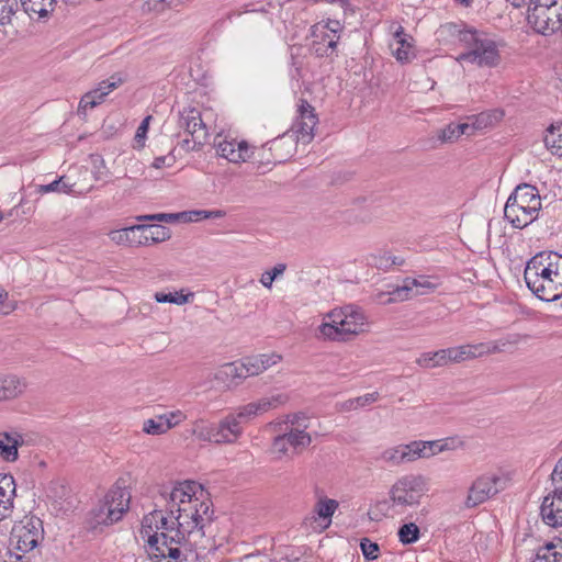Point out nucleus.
<instances>
[{"instance_id": "f257e3e1", "label": "nucleus", "mask_w": 562, "mask_h": 562, "mask_svg": "<svg viewBox=\"0 0 562 562\" xmlns=\"http://www.w3.org/2000/svg\"><path fill=\"white\" fill-rule=\"evenodd\" d=\"M161 497L168 516L158 509L145 515L140 535L154 562H180V547L204 537V528L213 519L211 501L194 481L180 482Z\"/></svg>"}, {"instance_id": "f03ea898", "label": "nucleus", "mask_w": 562, "mask_h": 562, "mask_svg": "<svg viewBox=\"0 0 562 562\" xmlns=\"http://www.w3.org/2000/svg\"><path fill=\"white\" fill-rule=\"evenodd\" d=\"M524 279L538 299L559 300L562 297V256L553 251L537 254L527 262Z\"/></svg>"}, {"instance_id": "7ed1b4c3", "label": "nucleus", "mask_w": 562, "mask_h": 562, "mask_svg": "<svg viewBox=\"0 0 562 562\" xmlns=\"http://www.w3.org/2000/svg\"><path fill=\"white\" fill-rule=\"evenodd\" d=\"M368 328L369 321L362 308L349 304L327 313L318 326V334L331 341H350Z\"/></svg>"}, {"instance_id": "20e7f679", "label": "nucleus", "mask_w": 562, "mask_h": 562, "mask_svg": "<svg viewBox=\"0 0 562 562\" xmlns=\"http://www.w3.org/2000/svg\"><path fill=\"white\" fill-rule=\"evenodd\" d=\"M541 210V198L535 186L521 183L507 199L504 217L513 227L522 229L533 223Z\"/></svg>"}, {"instance_id": "39448f33", "label": "nucleus", "mask_w": 562, "mask_h": 562, "mask_svg": "<svg viewBox=\"0 0 562 562\" xmlns=\"http://www.w3.org/2000/svg\"><path fill=\"white\" fill-rule=\"evenodd\" d=\"M465 47L468 50L459 55L458 61L486 68H494L501 64L499 44L485 33L475 30L473 38L469 40Z\"/></svg>"}, {"instance_id": "423d86ee", "label": "nucleus", "mask_w": 562, "mask_h": 562, "mask_svg": "<svg viewBox=\"0 0 562 562\" xmlns=\"http://www.w3.org/2000/svg\"><path fill=\"white\" fill-rule=\"evenodd\" d=\"M131 497L127 488L114 485L94 510L95 521L102 525H112L121 520L130 509Z\"/></svg>"}, {"instance_id": "0eeeda50", "label": "nucleus", "mask_w": 562, "mask_h": 562, "mask_svg": "<svg viewBox=\"0 0 562 562\" xmlns=\"http://www.w3.org/2000/svg\"><path fill=\"white\" fill-rule=\"evenodd\" d=\"M179 126L192 136V139H183L181 147L187 150H198L206 142L207 128L202 120L201 112L195 108H186L179 112Z\"/></svg>"}, {"instance_id": "6e6552de", "label": "nucleus", "mask_w": 562, "mask_h": 562, "mask_svg": "<svg viewBox=\"0 0 562 562\" xmlns=\"http://www.w3.org/2000/svg\"><path fill=\"white\" fill-rule=\"evenodd\" d=\"M506 480L494 473L482 474L476 477L468 490L464 501L467 508H474L495 496L505 488Z\"/></svg>"}, {"instance_id": "1a4fd4ad", "label": "nucleus", "mask_w": 562, "mask_h": 562, "mask_svg": "<svg viewBox=\"0 0 562 562\" xmlns=\"http://www.w3.org/2000/svg\"><path fill=\"white\" fill-rule=\"evenodd\" d=\"M43 539V522L31 516L15 524L11 531V542L21 552H30Z\"/></svg>"}, {"instance_id": "9d476101", "label": "nucleus", "mask_w": 562, "mask_h": 562, "mask_svg": "<svg viewBox=\"0 0 562 562\" xmlns=\"http://www.w3.org/2000/svg\"><path fill=\"white\" fill-rule=\"evenodd\" d=\"M426 490V480L422 475H405L392 486L391 498L394 504L413 506L419 503Z\"/></svg>"}, {"instance_id": "9b49d317", "label": "nucleus", "mask_w": 562, "mask_h": 562, "mask_svg": "<svg viewBox=\"0 0 562 562\" xmlns=\"http://www.w3.org/2000/svg\"><path fill=\"white\" fill-rule=\"evenodd\" d=\"M438 288L428 277L406 278L403 285L396 286L387 293L389 297L383 300L385 293H380L378 299L383 303L402 302L415 296L434 292Z\"/></svg>"}, {"instance_id": "f8f14e48", "label": "nucleus", "mask_w": 562, "mask_h": 562, "mask_svg": "<svg viewBox=\"0 0 562 562\" xmlns=\"http://www.w3.org/2000/svg\"><path fill=\"white\" fill-rule=\"evenodd\" d=\"M308 424L310 418L303 413L286 416L283 423V434L281 435L285 438L293 452H300L311 445L312 438L306 432Z\"/></svg>"}, {"instance_id": "ddd939ff", "label": "nucleus", "mask_w": 562, "mask_h": 562, "mask_svg": "<svg viewBox=\"0 0 562 562\" xmlns=\"http://www.w3.org/2000/svg\"><path fill=\"white\" fill-rule=\"evenodd\" d=\"M344 27L337 20L319 22L313 26V45L318 56H329L337 47Z\"/></svg>"}, {"instance_id": "4468645a", "label": "nucleus", "mask_w": 562, "mask_h": 562, "mask_svg": "<svg viewBox=\"0 0 562 562\" xmlns=\"http://www.w3.org/2000/svg\"><path fill=\"white\" fill-rule=\"evenodd\" d=\"M318 124V116L306 100L300 99L296 104V116L291 132L303 144H308L314 138V130Z\"/></svg>"}, {"instance_id": "2eb2a0df", "label": "nucleus", "mask_w": 562, "mask_h": 562, "mask_svg": "<svg viewBox=\"0 0 562 562\" xmlns=\"http://www.w3.org/2000/svg\"><path fill=\"white\" fill-rule=\"evenodd\" d=\"M528 22L538 33L543 35L555 33L562 26V5L529 7Z\"/></svg>"}, {"instance_id": "dca6fc26", "label": "nucleus", "mask_w": 562, "mask_h": 562, "mask_svg": "<svg viewBox=\"0 0 562 562\" xmlns=\"http://www.w3.org/2000/svg\"><path fill=\"white\" fill-rule=\"evenodd\" d=\"M124 81L125 79L121 74H114L108 79L101 81L98 88L87 92L81 97L78 106V114L86 115L88 109H93L98 104L102 103L105 97L119 88Z\"/></svg>"}, {"instance_id": "f3484780", "label": "nucleus", "mask_w": 562, "mask_h": 562, "mask_svg": "<svg viewBox=\"0 0 562 562\" xmlns=\"http://www.w3.org/2000/svg\"><path fill=\"white\" fill-rule=\"evenodd\" d=\"M214 147L220 157L231 162L239 164L251 158L252 151L245 140H228L226 136L217 135L214 139Z\"/></svg>"}, {"instance_id": "a211bd4d", "label": "nucleus", "mask_w": 562, "mask_h": 562, "mask_svg": "<svg viewBox=\"0 0 562 562\" xmlns=\"http://www.w3.org/2000/svg\"><path fill=\"white\" fill-rule=\"evenodd\" d=\"M29 386L24 376L10 373H0V403L12 402L24 395Z\"/></svg>"}, {"instance_id": "6ab92c4d", "label": "nucleus", "mask_w": 562, "mask_h": 562, "mask_svg": "<svg viewBox=\"0 0 562 562\" xmlns=\"http://www.w3.org/2000/svg\"><path fill=\"white\" fill-rule=\"evenodd\" d=\"M389 467H398L404 463L414 462L417 460L414 441L406 445H397L384 449L376 458Z\"/></svg>"}, {"instance_id": "aec40b11", "label": "nucleus", "mask_w": 562, "mask_h": 562, "mask_svg": "<svg viewBox=\"0 0 562 562\" xmlns=\"http://www.w3.org/2000/svg\"><path fill=\"white\" fill-rule=\"evenodd\" d=\"M540 515L546 525L553 528L562 526V491L555 488L543 498Z\"/></svg>"}, {"instance_id": "412c9836", "label": "nucleus", "mask_w": 562, "mask_h": 562, "mask_svg": "<svg viewBox=\"0 0 562 562\" xmlns=\"http://www.w3.org/2000/svg\"><path fill=\"white\" fill-rule=\"evenodd\" d=\"M296 143L297 139L294 138V135L288 132L266 143L263 148H267L271 153L274 162H284L294 155Z\"/></svg>"}, {"instance_id": "4be33fe9", "label": "nucleus", "mask_w": 562, "mask_h": 562, "mask_svg": "<svg viewBox=\"0 0 562 562\" xmlns=\"http://www.w3.org/2000/svg\"><path fill=\"white\" fill-rule=\"evenodd\" d=\"M243 435V425L234 414H228L216 424L215 443H234Z\"/></svg>"}, {"instance_id": "5701e85b", "label": "nucleus", "mask_w": 562, "mask_h": 562, "mask_svg": "<svg viewBox=\"0 0 562 562\" xmlns=\"http://www.w3.org/2000/svg\"><path fill=\"white\" fill-rule=\"evenodd\" d=\"M136 239L145 243H136V246H146L168 240L171 237L170 229L162 225H134Z\"/></svg>"}, {"instance_id": "b1692460", "label": "nucleus", "mask_w": 562, "mask_h": 562, "mask_svg": "<svg viewBox=\"0 0 562 562\" xmlns=\"http://www.w3.org/2000/svg\"><path fill=\"white\" fill-rule=\"evenodd\" d=\"M15 496V481L12 475H0V521L11 516Z\"/></svg>"}, {"instance_id": "393cba45", "label": "nucleus", "mask_w": 562, "mask_h": 562, "mask_svg": "<svg viewBox=\"0 0 562 562\" xmlns=\"http://www.w3.org/2000/svg\"><path fill=\"white\" fill-rule=\"evenodd\" d=\"M474 32L475 30L468 29L464 24L446 23L438 29L437 35L441 41L459 42L465 46L473 38Z\"/></svg>"}, {"instance_id": "a878e982", "label": "nucleus", "mask_w": 562, "mask_h": 562, "mask_svg": "<svg viewBox=\"0 0 562 562\" xmlns=\"http://www.w3.org/2000/svg\"><path fill=\"white\" fill-rule=\"evenodd\" d=\"M23 445V437L16 431L0 432V457L7 462H14L19 458V447Z\"/></svg>"}, {"instance_id": "bb28decb", "label": "nucleus", "mask_w": 562, "mask_h": 562, "mask_svg": "<svg viewBox=\"0 0 562 562\" xmlns=\"http://www.w3.org/2000/svg\"><path fill=\"white\" fill-rule=\"evenodd\" d=\"M408 38L409 36L400 26L394 33L393 43L390 45L394 57L401 63H408L415 57L413 45Z\"/></svg>"}, {"instance_id": "cd10ccee", "label": "nucleus", "mask_w": 562, "mask_h": 562, "mask_svg": "<svg viewBox=\"0 0 562 562\" xmlns=\"http://www.w3.org/2000/svg\"><path fill=\"white\" fill-rule=\"evenodd\" d=\"M25 13L37 14L38 18H46L54 11L56 0H20Z\"/></svg>"}, {"instance_id": "c85d7f7f", "label": "nucleus", "mask_w": 562, "mask_h": 562, "mask_svg": "<svg viewBox=\"0 0 562 562\" xmlns=\"http://www.w3.org/2000/svg\"><path fill=\"white\" fill-rule=\"evenodd\" d=\"M216 424L204 418H199L192 423L191 432L201 441L215 443Z\"/></svg>"}, {"instance_id": "c756f323", "label": "nucleus", "mask_w": 562, "mask_h": 562, "mask_svg": "<svg viewBox=\"0 0 562 562\" xmlns=\"http://www.w3.org/2000/svg\"><path fill=\"white\" fill-rule=\"evenodd\" d=\"M289 401V396L285 393H271L267 396L260 397L255 401V405L259 415H262L269 411L276 409L284 405Z\"/></svg>"}, {"instance_id": "7c9ffc66", "label": "nucleus", "mask_w": 562, "mask_h": 562, "mask_svg": "<svg viewBox=\"0 0 562 562\" xmlns=\"http://www.w3.org/2000/svg\"><path fill=\"white\" fill-rule=\"evenodd\" d=\"M544 144L553 155L562 156V124H552L547 130Z\"/></svg>"}, {"instance_id": "2f4dec72", "label": "nucleus", "mask_w": 562, "mask_h": 562, "mask_svg": "<svg viewBox=\"0 0 562 562\" xmlns=\"http://www.w3.org/2000/svg\"><path fill=\"white\" fill-rule=\"evenodd\" d=\"M416 458L418 459H428L438 453L442 452L441 440H414Z\"/></svg>"}, {"instance_id": "473e14b6", "label": "nucleus", "mask_w": 562, "mask_h": 562, "mask_svg": "<svg viewBox=\"0 0 562 562\" xmlns=\"http://www.w3.org/2000/svg\"><path fill=\"white\" fill-rule=\"evenodd\" d=\"M368 265L380 270H389L393 266L403 265L404 260L400 257H392L390 254H375L368 257Z\"/></svg>"}, {"instance_id": "72a5a7b5", "label": "nucleus", "mask_w": 562, "mask_h": 562, "mask_svg": "<svg viewBox=\"0 0 562 562\" xmlns=\"http://www.w3.org/2000/svg\"><path fill=\"white\" fill-rule=\"evenodd\" d=\"M215 378L223 381L226 379L235 381L246 379V374L241 362H231L223 364L215 374Z\"/></svg>"}, {"instance_id": "f704fd0d", "label": "nucleus", "mask_w": 562, "mask_h": 562, "mask_svg": "<svg viewBox=\"0 0 562 562\" xmlns=\"http://www.w3.org/2000/svg\"><path fill=\"white\" fill-rule=\"evenodd\" d=\"M109 236L111 240L117 245L136 246V243H143L142 239H136L134 225L123 229L112 231Z\"/></svg>"}, {"instance_id": "c9c22d12", "label": "nucleus", "mask_w": 562, "mask_h": 562, "mask_svg": "<svg viewBox=\"0 0 562 562\" xmlns=\"http://www.w3.org/2000/svg\"><path fill=\"white\" fill-rule=\"evenodd\" d=\"M520 340L521 336L519 334H509L499 339L488 341L491 355L505 352L518 345Z\"/></svg>"}, {"instance_id": "e433bc0d", "label": "nucleus", "mask_w": 562, "mask_h": 562, "mask_svg": "<svg viewBox=\"0 0 562 562\" xmlns=\"http://www.w3.org/2000/svg\"><path fill=\"white\" fill-rule=\"evenodd\" d=\"M378 400H379L378 392L368 393L362 396H358V397L345 401L344 403L340 404V408L342 411H353L359 407H364L367 405H370V404L376 402Z\"/></svg>"}, {"instance_id": "4c0bfd02", "label": "nucleus", "mask_w": 562, "mask_h": 562, "mask_svg": "<svg viewBox=\"0 0 562 562\" xmlns=\"http://www.w3.org/2000/svg\"><path fill=\"white\" fill-rule=\"evenodd\" d=\"M532 562H562V551L552 543L539 548Z\"/></svg>"}, {"instance_id": "58836bf2", "label": "nucleus", "mask_w": 562, "mask_h": 562, "mask_svg": "<svg viewBox=\"0 0 562 562\" xmlns=\"http://www.w3.org/2000/svg\"><path fill=\"white\" fill-rule=\"evenodd\" d=\"M416 363L426 369L443 367L442 349L435 352H424L417 359Z\"/></svg>"}, {"instance_id": "ea45409f", "label": "nucleus", "mask_w": 562, "mask_h": 562, "mask_svg": "<svg viewBox=\"0 0 562 562\" xmlns=\"http://www.w3.org/2000/svg\"><path fill=\"white\" fill-rule=\"evenodd\" d=\"M338 507V503L335 499L321 498L315 505V513L318 517L327 519V525L330 522V518Z\"/></svg>"}, {"instance_id": "a19ab883", "label": "nucleus", "mask_w": 562, "mask_h": 562, "mask_svg": "<svg viewBox=\"0 0 562 562\" xmlns=\"http://www.w3.org/2000/svg\"><path fill=\"white\" fill-rule=\"evenodd\" d=\"M398 539L403 544H411L419 539V528L414 522L404 524L398 529Z\"/></svg>"}, {"instance_id": "79ce46f5", "label": "nucleus", "mask_w": 562, "mask_h": 562, "mask_svg": "<svg viewBox=\"0 0 562 562\" xmlns=\"http://www.w3.org/2000/svg\"><path fill=\"white\" fill-rule=\"evenodd\" d=\"M18 9V0H0V25L10 24Z\"/></svg>"}, {"instance_id": "37998d69", "label": "nucleus", "mask_w": 562, "mask_h": 562, "mask_svg": "<svg viewBox=\"0 0 562 562\" xmlns=\"http://www.w3.org/2000/svg\"><path fill=\"white\" fill-rule=\"evenodd\" d=\"M193 294H183L179 292L175 293H165V292H156L155 293V300L158 303H175L177 305H183L189 302L190 296Z\"/></svg>"}, {"instance_id": "c03bdc74", "label": "nucleus", "mask_w": 562, "mask_h": 562, "mask_svg": "<svg viewBox=\"0 0 562 562\" xmlns=\"http://www.w3.org/2000/svg\"><path fill=\"white\" fill-rule=\"evenodd\" d=\"M143 431L148 435H162L168 430L165 426L164 417H161V415H157L143 423Z\"/></svg>"}, {"instance_id": "a18cd8bd", "label": "nucleus", "mask_w": 562, "mask_h": 562, "mask_svg": "<svg viewBox=\"0 0 562 562\" xmlns=\"http://www.w3.org/2000/svg\"><path fill=\"white\" fill-rule=\"evenodd\" d=\"M285 269H286V265L285 263H278V265H276L271 270L265 271L261 274L260 283L265 288L271 289L273 281L278 277L282 276L284 273Z\"/></svg>"}, {"instance_id": "49530a36", "label": "nucleus", "mask_w": 562, "mask_h": 562, "mask_svg": "<svg viewBox=\"0 0 562 562\" xmlns=\"http://www.w3.org/2000/svg\"><path fill=\"white\" fill-rule=\"evenodd\" d=\"M502 116V113L498 112H482L479 115L473 117V127L474 130H483L493 124L494 121L498 120Z\"/></svg>"}, {"instance_id": "de8ad7c7", "label": "nucleus", "mask_w": 562, "mask_h": 562, "mask_svg": "<svg viewBox=\"0 0 562 562\" xmlns=\"http://www.w3.org/2000/svg\"><path fill=\"white\" fill-rule=\"evenodd\" d=\"M241 364L244 367L246 378L258 375L265 371V367L260 366L259 358L257 356L245 358L241 361Z\"/></svg>"}, {"instance_id": "09e8293b", "label": "nucleus", "mask_w": 562, "mask_h": 562, "mask_svg": "<svg viewBox=\"0 0 562 562\" xmlns=\"http://www.w3.org/2000/svg\"><path fill=\"white\" fill-rule=\"evenodd\" d=\"M233 414L240 420L241 425L260 416L254 402L238 407L237 412Z\"/></svg>"}, {"instance_id": "8fccbe9b", "label": "nucleus", "mask_w": 562, "mask_h": 562, "mask_svg": "<svg viewBox=\"0 0 562 562\" xmlns=\"http://www.w3.org/2000/svg\"><path fill=\"white\" fill-rule=\"evenodd\" d=\"M153 120L151 115H147L144 117L139 126L137 127L134 140H135V148H143L145 146V139L147 137V132L149 128V123Z\"/></svg>"}, {"instance_id": "3c124183", "label": "nucleus", "mask_w": 562, "mask_h": 562, "mask_svg": "<svg viewBox=\"0 0 562 562\" xmlns=\"http://www.w3.org/2000/svg\"><path fill=\"white\" fill-rule=\"evenodd\" d=\"M291 447L282 435H278L274 437L271 445V452L276 454L278 459L283 458L290 451Z\"/></svg>"}, {"instance_id": "603ef678", "label": "nucleus", "mask_w": 562, "mask_h": 562, "mask_svg": "<svg viewBox=\"0 0 562 562\" xmlns=\"http://www.w3.org/2000/svg\"><path fill=\"white\" fill-rule=\"evenodd\" d=\"M360 548L363 557L367 560H376L379 557V544L376 542L371 541L368 538H363L360 542Z\"/></svg>"}, {"instance_id": "864d4df0", "label": "nucleus", "mask_w": 562, "mask_h": 562, "mask_svg": "<svg viewBox=\"0 0 562 562\" xmlns=\"http://www.w3.org/2000/svg\"><path fill=\"white\" fill-rule=\"evenodd\" d=\"M167 430L176 427L186 419V414L181 411H172L161 414Z\"/></svg>"}, {"instance_id": "5fc2aeb1", "label": "nucleus", "mask_w": 562, "mask_h": 562, "mask_svg": "<svg viewBox=\"0 0 562 562\" xmlns=\"http://www.w3.org/2000/svg\"><path fill=\"white\" fill-rule=\"evenodd\" d=\"M40 193H49V192H69V187L63 182V177L54 180L48 184H41L37 189Z\"/></svg>"}, {"instance_id": "6e6d98bb", "label": "nucleus", "mask_w": 562, "mask_h": 562, "mask_svg": "<svg viewBox=\"0 0 562 562\" xmlns=\"http://www.w3.org/2000/svg\"><path fill=\"white\" fill-rule=\"evenodd\" d=\"M176 216H177L176 213H157V214H150V215H142V216H138L137 220L140 222L156 221V222L175 223Z\"/></svg>"}, {"instance_id": "4d7b16f0", "label": "nucleus", "mask_w": 562, "mask_h": 562, "mask_svg": "<svg viewBox=\"0 0 562 562\" xmlns=\"http://www.w3.org/2000/svg\"><path fill=\"white\" fill-rule=\"evenodd\" d=\"M468 345L471 349V356L473 359L491 355L488 341Z\"/></svg>"}, {"instance_id": "13d9d810", "label": "nucleus", "mask_w": 562, "mask_h": 562, "mask_svg": "<svg viewBox=\"0 0 562 562\" xmlns=\"http://www.w3.org/2000/svg\"><path fill=\"white\" fill-rule=\"evenodd\" d=\"M441 440V448L442 452L450 451V450H457L459 448H462L464 446V441L460 437H447Z\"/></svg>"}, {"instance_id": "bf43d9fd", "label": "nucleus", "mask_w": 562, "mask_h": 562, "mask_svg": "<svg viewBox=\"0 0 562 562\" xmlns=\"http://www.w3.org/2000/svg\"><path fill=\"white\" fill-rule=\"evenodd\" d=\"M438 138L442 143L453 142L459 138L454 124H449L439 132Z\"/></svg>"}, {"instance_id": "052dcab7", "label": "nucleus", "mask_w": 562, "mask_h": 562, "mask_svg": "<svg viewBox=\"0 0 562 562\" xmlns=\"http://www.w3.org/2000/svg\"><path fill=\"white\" fill-rule=\"evenodd\" d=\"M257 357L259 358L260 366L265 367V371L281 361V356L277 353L257 355Z\"/></svg>"}, {"instance_id": "680f3d73", "label": "nucleus", "mask_w": 562, "mask_h": 562, "mask_svg": "<svg viewBox=\"0 0 562 562\" xmlns=\"http://www.w3.org/2000/svg\"><path fill=\"white\" fill-rule=\"evenodd\" d=\"M175 156L172 155L159 156L154 159L153 167L156 169L171 167L175 164Z\"/></svg>"}, {"instance_id": "e2e57ef3", "label": "nucleus", "mask_w": 562, "mask_h": 562, "mask_svg": "<svg viewBox=\"0 0 562 562\" xmlns=\"http://www.w3.org/2000/svg\"><path fill=\"white\" fill-rule=\"evenodd\" d=\"M443 353V366H447L450 362L459 363V355L457 347L442 349Z\"/></svg>"}, {"instance_id": "0e129e2a", "label": "nucleus", "mask_w": 562, "mask_h": 562, "mask_svg": "<svg viewBox=\"0 0 562 562\" xmlns=\"http://www.w3.org/2000/svg\"><path fill=\"white\" fill-rule=\"evenodd\" d=\"M552 482L558 485L555 488L562 491V458L557 462L551 474Z\"/></svg>"}, {"instance_id": "69168bd1", "label": "nucleus", "mask_w": 562, "mask_h": 562, "mask_svg": "<svg viewBox=\"0 0 562 562\" xmlns=\"http://www.w3.org/2000/svg\"><path fill=\"white\" fill-rule=\"evenodd\" d=\"M528 3L532 7L552 8L553 5H562V0H530Z\"/></svg>"}, {"instance_id": "338daca9", "label": "nucleus", "mask_w": 562, "mask_h": 562, "mask_svg": "<svg viewBox=\"0 0 562 562\" xmlns=\"http://www.w3.org/2000/svg\"><path fill=\"white\" fill-rule=\"evenodd\" d=\"M456 128H457V134L458 136L460 137L461 135H471L472 132L474 131V127H473V123H460V124H454Z\"/></svg>"}, {"instance_id": "774afa93", "label": "nucleus", "mask_w": 562, "mask_h": 562, "mask_svg": "<svg viewBox=\"0 0 562 562\" xmlns=\"http://www.w3.org/2000/svg\"><path fill=\"white\" fill-rule=\"evenodd\" d=\"M457 350L459 355V362L473 359L471 356V349L469 348V345L458 346Z\"/></svg>"}]
</instances>
